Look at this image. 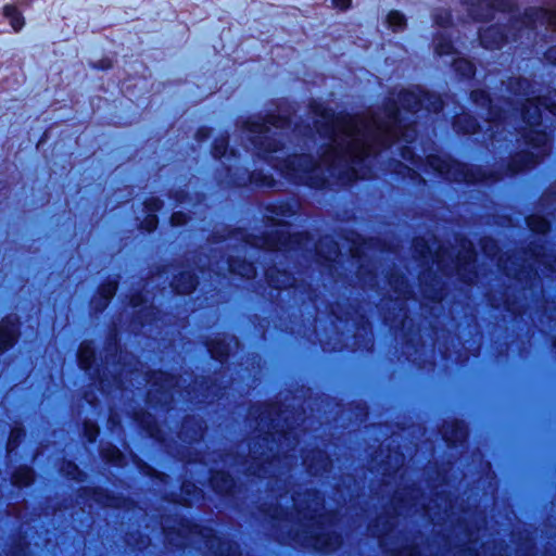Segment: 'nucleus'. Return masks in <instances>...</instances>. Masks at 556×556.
<instances>
[{
	"label": "nucleus",
	"instance_id": "obj_26",
	"mask_svg": "<svg viewBox=\"0 0 556 556\" xmlns=\"http://www.w3.org/2000/svg\"><path fill=\"white\" fill-rule=\"evenodd\" d=\"M192 288H193V285L191 283V286H190V288H189L188 290L186 289V290H182L181 292H182V293H186V292H188V291H189L190 289H192Z\"/></svg>",
	"mask_w": 556,
	"mask_h": 556
},
{
	"label": "nucleus",
	"instance_id": "obj_3",
	"mask_svg": "<svg viewBox=\"0 0 556 556\" xmlns=\"http://www.w3.org/2000/svg\"><path fill=\"white\" fill-rule=\"evenodd\" d=\"M245 132L250 140L264 152L276 150L275 140L269 136L270 129L264 122L260 119L249 121L245 126Z\"/></svg>",
	"mask_w": 556,
	"mask_h": 556
},
{
	"label": "nucleus",
	"instance_id": "obj_18",
	"mask_svg": "<svg viewBox=\"0 0 556 556\" xmlns=\"http://www.w3.org/2000/svg\"><path fill=\"white\" fill-rule=\"evenodd\" d=\"M544 18L546 22L554 28H556V12L554 13H546L543 12Z\"/></svg>",
	"mask_w": 556,
	"mask_h": 556
},
{
	"label": "nucleus",
	"instance_id": "obj_4",
	"mask_svg": "<svg viewBox=\"0 0 556 556\" xmlns=\"http://www.w3.org/2000/svg\"><path fill=\"white\" fill-rule=\"evenodd\" d=\"M16 339V328L12 320H3L0 324V350L11 346Z\"/></svg>",
	"mask_w": 556,
	"mask_h": 556
},
{
	"label": "nucleus",
	"instance_id": "obj_16",
	"mask_svg": "<svg viewBox=\"0 0 556 556\" xmlns=\"http://www.w3.org/2000/svg\"><path fill=\"white\" fill-rule=\"evenodd\" d=\"M402 157H403V160L410 161L412 163L415 164L414 153L410 148L405 147L402 149Z\"/></svg>",
	"mask_w": 556,
	"mask_h": 556
},
{
	"label": "nucleus",
	"instance_id": "obj_19",
	"mask_svg": "<svg viewBox=\"0 0 556 556\" xmlns=\"http://www.w3.org/2000/svg\"><path fill=\"white\" fill-rule=\"evenodd\" d=\"M116 290V287L115 285H109L106 286L105 288H103L102 290V293H103V296L109 300L115 292Z\"/></svg>",
	"mask_w": 556,
	"mask_h": 556
},
{
	"label": "nucleus",
	"instance_id": "obj_5",
	"mask_svg": "<svg viewBox=\"0 0 556 556\" xmlns=\"http://www.w3.org/2000/svg\"><path fill=\"white\" fill-rule=\"evenodd\" d=\"M3 15L10 22L12 28L15 31H18L24 26V18L15 5H13V4L4 5Z\"/></svg>",
	"mask_w": 556,
	"mask_h": 556
},
{
	"label": "nucleus",
	"instance_id": "obj_11",
	"mask_svg": "<svg viewBox=\"0 0 556 556\" xmlns=\"http://www.w3.org/2000/svg\"><path fill=\"white\" fill-rule=\"evenodd\" d=\"M33 479V472L29 468H23L14 475V482L20 485L28 484Z\"/></svg>",
	"mask_w": 556,
	"mask_h": 556
},
{
	"label": "nucleus",
	"instance_id": "obj_14",
	"mask_svg": "<svg viewBox=\"0 0 556 556\" xmlns=\"http://www.w3.org/2000/svg\"><path fill=\"white\" fill-rule=\"evenodd\" d=\"M172 223L173 225L179 226L186 223V216L185 214L180 212H176L172 216Z\"/></svg>",
	"mask_w": 556,
	"mask_h": 556
},
{
	"label": "nucleus",
	"instance_id": "obj_7",
	"mask_svg": "<svg viewBox=\"0 0 556 556\" xmlns=\"http://www.w3.org/2000/svg\"><path fill=\"white\" fill-rule=\"evenodd\" d=\"M453 65L457 72L464 76H470L473 74V65L466 59H453Z\"/></svg>",
	"mask_w": 556,
	"mask_h": 556
},
{
	"label": "nucleus",
	"instance_id": "obj_10",
	"mask_svg": "<svg viewBox=\"0 0 556 556\" xmlns=\"http://www.w3.org/2000/svg\"><path fill=\"white\" fill-rule=\"evenodd\" d=\"M387 22L390 27L397 29L405 24V18L400 12L391 11L387 16Z\"/></svg>",
	"mask_w": 556,
	"mask_h": 556
},
{
	"label": "nucleus",
	"instance_id": "obj_22",
	"mask_svg": "<svg viewBox=\"0 0 556 556\" xmlns=\"http://www.w3.org/2000/svg\"><path fill=\"white\" fill-rule=\"evenodd\" d=\"M98 430L96 428H92V429H88L87 430V433H88V437H89V440H93L96 438V434H97Z\"/></svg>",
	"mask_w": 556,
	"mask_h": 556
},
{
	"label": "nucleus",
	"instance_id": "obj_12",
	"mask_svg": "<svg viewBox=\"0 0 556 556\" xmlns=\"http://www.w3.org/2000/svg\"><path fill=\"white\" fill-rule=\"evenodd\" d=\"M435 51L440 55H448L453 53V47L450 41L442 40L435 45Z\"/></svg>",
	"mask_w": 556,
	"mask_h": 556
},
{
	"label": "nucleus",
	"instance_id": "obj_6",
	"mask_svg": "<svg viewBox=\"0 0 556 556\" xmlns=\"http://www.w3.org/2000/svg\"><path fill=\"white\" fill-rule=\"evenodd\" d=\"M93 350L89 343H83L79 348L78 359L84 369L89 368L93 359Z\"/></svg>",
	"mask_w": 556,
	"mask_h": 556
},
{
	"label": "nucleus",
	"instance_id": "obj_24",
	"mask_svg": "<svg viewBox=\"0 0 556 556\" xmlns=\"http://www.w3.org/2000/svg\"><path fill=\"white\" fill-rule=\"evenodd\" d=\"M111 460H116L119 457V452L114 450L112 455L108 456Z\"/></svg>",
	"mask_w": 556,
	"mask_h": 556
},
{
	"label": "nucleus",
	"instance_id": "obj_17",
	"mask_svg": "<svg viewBox=\"0 0 556 556\" xmlns=\"http://www.w3.org/2000/svg\"><path fill=\"white\" fill-rule=\"evenodd\" d=\"M415 132H416L415 129L410 128V127L404 129L403 132H402L403 140L404 141L413 140V138L415 137Z\"/></svg>",
	"mask_w": 556,
	"mask_h": 556
},
{
	"label": "nucleus",
	"instance_id": "obj_1",
	"mask_svg": "<svg viewBox=\"0 0 556 556\" xmlns=\"http://www.w3.org/2000/svg\"><path fill=\"white\" fill-rule=\"evenodd\" d=\"M442 106L441 99L420 88L406 90L399 94V105L392 103L380 113L363 116L334 117L323 108L315 112L317 131L329 138L330 143L319 163L307 155H295L286 161L280 170L288 177L307 185H316L323 179V167H343L351 169L355 178H365L357 165L366 155L377 151L379 146L397 137L402 129L401 111H417L425 108L438 111Z\"/></svg>",
	"mask_w": 556,
	"mask_h": 556
},
{
	"label": "nucleus",
	"instance_id": "obj_20",
	"mask_svg": "<svg viewBox=\"0 0 556 556\" xmlns=\"http://www.w3.org/2000/svg\"><path fill=\"white\" fill-rule=\"evenodd\" d=\"M267 123H269L276 128H282L286 122L280 117H270V119Z\"/></svg>",
	"mask_w": 556,
	"mask_h": 556
},
{
	"label": "nucleus",
	"instance_id": "obj_2",
	"mask_svg": "<svg viewBox=\"0 0 556 556\" xmlns=\"http://www.w3.org/2000/svg\"><path fill=\"white\" fill-rule=\"evenodd\" d=\"M541 106L548 109L553 114L556 115V106H551L541 99H530L525 108L523 117L531 127L527 135V140L533 148L541 149L540 153L545 154L547 152V144L549 138L546 132L542 131L540 127Z\"/></svg>",
	"mask_w": 556,
	"mask_h": 556
},
{
	"label": "nucleus",
	"instance_id": "obj_27",
	"mask_svg": "<svg viewBox=\"0 0 556 556\" xmlns=\"http://www.w3.org/2000/svg\"><path fill=\"white\" fill-rule=\"evenodd\" d=\"M481 41H482L483 43L485 42V37H484V36H482V37H481Z\"/></svg>",
	"mask_w": 556,
	"mask_h": 556
},
{
	"label": "nucleus",
	"instance_id": "obj_9",
	"mask_svg": "<svg viewBox=\"0 0 556 556\" xmlns=\"http://www.w3.org/2000/svg\"><path fill=\"white\" fill-rule=\"evenodd\" d=\"M429 165L437 172L442 174H447L450 172V164L445 160H442L439 156H429L428 157Z\"/></svg>",
	"mask_w": 556,
	"mask_h": 556
},
{
	"label": "nucleus",
	"instance_id": "obj_25",
	"mask_svg": "<svg viewBox=\"0 0 556 556\" xmlns=\"http://www.w3.org/2000/svg\"><path fill=\"white\" fill-rule=\"evenodd\" d=\"M16 435H17V432H16V431H13V432H12V439H11V440H13ZM9 444H10V446H12V444H13V443H12V441H10V443H9Z\"/></svg>",
	"mask_w": 556,
	"mask_h": 556
},
{
	"label": "nucleus",
	"instance_id": "obj_8",
	"mask_svg": "<svg viewBox=\"0 0 556 556\" xmlns=\"http://www.w3.org/2000/svg\"><path fill=\"white\" fill-rule=\"evenodd\" d=\"M528 226L535 232H546L548 230V223L545 218L531 216L528 218Z\"/></svg>",
	"mask_w": 556,
	"mask_h": 556
},
{
	"label": "nucleus",
	"instance_id": "obj_23",
	"mask_svg": "<svg viewBox=\"0 0 556 556\" xmlns=\"http://www.w3.org/2000/svg\"><path fill=\"white\" fill-rule=\"evenodd\" d=\"M159 208V203L157 201H153L152 203L149 204V212H154Z\"/></svg>",
	"mask_w": 556,
	"mask_h": 556
},
{
	"label": "nucleus",
	"instance_id": "obj_15",
	"mask_svg": "<svg viewBox=\"0 0 556 556\" xmlns=\"http://www.w3.org/2000/svg\"><path fill=\"white\" fill-rule=\"evenodd\" d=\"M156 223H157V220H156L155 215L149 214L147 219H146L144 227H146L147 230L151 231V230H153L156 227Z\"/></svg>",
	"mask_w": 556,
	"mask_h": 556
},
{
	"label": "nucleus",
	"instance_id": "obj_21",
	"mask_svg": "<svg viewBox=\"0 0 556 556\" xmlns=\"http://www.w3.org/2000/svg\"><path fill=\"white\" fill-rule=\"evenodd\" d=\"M457 127L464 132H473L476 130V124L473 122L470 123L468 127H462L460 125H457Z\"/></svg>",
	"mask_w": 556,
	"mask_h": 556
},
{
	"label": "nucleus",
	"instance_id": "obj_13",
	"mask_svg": "<svg viewBox=\"0 0 556 556\" xmlns=\"http://www.w3.org/2000/svg\"><path fill=\"white\" fill-rule=\"evenodd\" d=\"M333 8L338 10H346L351 7L352 0H331Z\"/></svg>",
	"mask_w": 556,
	"mask_h": 556
}]
</instances>
